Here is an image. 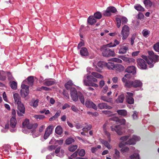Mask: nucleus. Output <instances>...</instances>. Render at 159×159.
<instances>
[{
  "instance_id": "41",
  "label": "nucleus",
  "mask_w": 159,
  "mask_h": 159,
  "mask_svg": "<svg viewBox=\"0 0 159 159\" xmlns=\"http://www.w3.org/2000/svg\"><path fill=\"white\" fill-rule=\"evenodd\" d=\"M107 8L109 10V11L111 14V13H115L117 11L116 9L114 7L110 6L108 7Z\"/></svg>"
},
{
  "instance_id": "51",
  "label": "nucleus",
  "mask_w": 159,
  "mask_h": 159,
  "mask_svg": "<svg viewBox=\"0 0 159 159\" xmlns=\"http://www.w3.org/2000/svg\"><path fill=\"white\" fill-rule=\"evenodd\" d=\"M153 48L157 52H159V42L153 45Z\"/></svg>"
},
{
  "instance_id": "50",
  "label": "nucleus",
  "mask_w": 159,
  "mask_h": 159,
  "mask_svg": "<svg viewBox=\"0 0 159 159\" xmlns=\"http://www.w3.org/2000/svg\"><path fill=\"white\" fill-rule=\"evenodd\" d=\"M131 159H139V155L138 153H134L130 157Z\"/></svg>"
},
{
  "instance_id": "58",
  "label": "nucleus",
  "mask_w": 159,
  "mask_h": 159,
  "mask_svg": "<svg viewBox=\"0 0 159 159\" xmlns=\"http://www.w3.org/2000/svg\"><path fill=\"white\" fill-rule=\"evenodd\" d=\"M116 21L117 23V26L118 28H119L121 25V21L120 20V18H116Z\"/></svg>"
},
{
  "instance_id": "40",
  "label": "nucleus",
  "mask_w": 159,
  "mask_h": 159,
  "mask_svg": "<svg viewBox=\"0 0 159 159\" xmlns=\"http://www.w3.org/2000/svg\"><path fill=\"white\" fill-rule=\"evenodd\" d=\"M39 101L38 99H36L34 102H31L30 103V105L33 107L35 108L38 106Z\"/></svg>"
},
{
  "instance_id": "9",
  "label": "nucleus",
  "mask_w": 159,
  "mask_h": 159,
  "mask_svg": "<svg viewBox=\"0 0 159 159\" xmlns=\"http://www.w3.org/2000/svg\"><path fill=\"white\" fill-rule=\"evenodd\" d=\"M105 62L104 61H99L97 64V66H94V69L97 71L100 72L102 70L103 66H105Z\"/></svg>"
},
{
  "instance_id": "38",
  "label": "nucleus",
  "mask_w": 159,
  "mask_h": 159,
  "mask_svg": "<svg viewBox=\"0 0 159 159\" xmlns=\"http://www.w3.org/2000/svg\"><path fill=\"white\" fill-rule=\"evenodd\" d=\"M143 3L147 8L151 7L152 5V2L150 0H145Z\"/></svg>"
},
{
  "instance_id": "37",
  "label": "nucleus",
  "mask_w": 159,
  "mask_h": 159,
  "mask_svg": "<svg viewBox=\"0 0 159 159\" xmlns=\"http://www.w3.org/2000/svg\"><path fill=\"white\" fill-rule=\"evenodd\" d=\"M125 86L128 88L133 87V81L128 80L125 83Z\"/></svg>"
},
{
  "instance_id": "54",
  "label": "nucleus",
  "mask_w": 159,
  "mask_h": 159,
  "mask_svg": "<svg viewBox=\"0 0 159 159\" xmlns=\"http://www.w3.org/2000/svg\"><path fill=\"white\" fill-rule=\"evenodd\" d=\"M144 17V15L143 14L142 12H139L138 15H137V17L136 18L140 20L142 19H143Z\"/></svg>"
},
{
  "instance_id": "7",
  "label": "nucleus",
  "mask_w": 159,
  "mask_h": 159,
  "mask_svg": "<svg viewBox=\"0 0 159 159\" xmlns=\"http://www.w3.org/2000/svg\"><path fill=\"white\" fill-rule=\"evenodd\" d=\"M70 92L72 99L74 102L77 101L78 100V95L76 89L74 88H71Z\"/></svg>"
},
{
  "instance_id": "6",
  "label": "nucleus",
  "mask_w": 159,
  "mask_h": 159,
  "mask_svg": "<svg viewBox=\"0 0 159 159\" xmlns=\"http://www.w3.org/2000/svg\"><path fill=\"white\" fill-rule=\"evenodd\" d=\"M17 105V113L18 116H21L25 113V108L24 105L21 102L16 104Z\"/></svg>"
},
{
  "instance_id": "27",
  "label": "nucleus",
  "mask_w": 159,
  "mask_h": 159,
  "mask_svg": "<svg viewBox=\"0 0 159 159\" xmlns=\"http://www.w3.org/2000/svg\"><path fill=\"white\" fill-rule=\"evenodd\" d=\"M87 22L89 24L92 25L95 23L96 21L93 16H90L88 19Z\"/></svg>"
},
{
  "instance_id": "45",
  "label": "nucleus",
  "mask_w": 159,
  "mask_h": 159,
  "mask_svg": "<svg viewBox=\"0 0 159 159\" xmlns=\"http://www.w3.org/2000/svg\"><path fill=\"white\" fill-rule=\"evenodd\" d=\"M91 74L93 76L98 78L102 79L103 77L102 75L97 72H93Z\"/></svg>"
},
{
  "instance_id": "14",
  "label": "nucleus",
  "mask_w": 159,
  "mask_h": 159,
  "mask_svg": "<svg viewBox=\"0 0 159 159\" xmlns=\"http://www.w3.org/2000/svg\"><path fill=\"white\" fill-rule=\"evenodd\" d=\"M55 83V80L53 79H45L43 82V84L47 86H50L54 84Z\"/></svg>"
},
{
  "instance_id": "63",
  "label": "nucleus",
  "mask_w": 159,
  "mask_h": 159,
  "mask_svg": "<svg viewBox=\"0 0 159 159\" xmlns=\"http://www.w3.org/2000/svg\"><path fill=\"white\" fill-rule=\"evenodd\" d=\"M129 136L128 135L125 136L123 137H121L120 139L122 141H123L124 142L125 141H126L127 140V139L129 138Z\"/></svg>"
},
{
  "instance_id": "61",
  "label": "nucleus",
  "mask_w": 159,
  "mask_h": 159,
  "mask_svg": "<svg viewBox=\"0 0 159 159\" xmlns=\"http://www.w3.org/2000/svg\"><path fill=\"white\" fill-rule=\"evenodd\" d=\"M57 147V146L55 145H52L50 146H49L48 147V149L50 151H52L53 150L56 149Z\"/></svg>"
},
{
  "instance_id": "59",
  "label": "nucleus",
  "mask_w": 159,
  "mask_h": 159,
  "mask_svg": "<svg viewBox=\"0 0 159 159\" xmlns=\"http://www.w3.org/2000/svg\"><path fill=\"white\" fill-rule=\"evenodd\" d=\"M63 94L65 98L66 99H68L69 98V94L66 91H64L63 93Z\"/></svg>"
},
{
  "instance_id": "24",
  "label": "nucleus",
  "mask_w": 159,
  "mask_h": 159,
  "mask_svg": "<svg viewBox=\"0 0 159 159\" xmlns=\"http://www.w3.org/2000/svg\"><path fill=\"white\" fill-rule=\"evenodd\" d=\"M125 98V95L123 94H121L119 95L116 100V103H122Z\"/></svg>"
},
{
  "instance_id": "62",
  "label": "nucleus",
  "mask_w": 159,
  "mask_h": 159,
  "mask_svg": "<svg viewBox=\"0 0 159 159\" xmlns=\"http://www.w3.org/2000/svg\"><path fill=\"white\" fill-rule=\"evenodd\" d=\"M81 40L82 41L80 42V43L78 44L77 46V48L79 49H80L81 47H82V46H84V43L83 40L82 39H81Z\"/></svg>"
},
{
  "instance_id": "46",
  "label": "nucleus",
  "mask_w": 159,
  "mask_h": 159,
  "mask_svg": "<svg viewBox=\"0 0 159 159\" xmlns=\"http://www.w3.org/2000/svg\"><path fill=\"white\" fill-rule=\"evenodd\" d=\"M94 17L97 19H100L102 17V14L99 12H97L94 14Z\"/></svg>"
},
{
  "instance_id": "25",
  "label": "nucleus",
  "mask_w": 159,
  "mask_h": 159,
  "mask_svg": "<svg viewBox=\"0 0 159 159\" xmlns=\"http://www.w3.org/2000/svg\"><path fill=\"white\" fill-rule=\"evenodd\" d=\"M17 124V121L14 117H12L10 120V126L11 127L14 128L15 127Z\"/></svg>"
},
{
  "instance_id": "26",
  "label": "nucleus",
  "mask_w": 159,
  "mask_h": 159,
  "mask_svg": "<svg viewBox=\"0 0 159 159\" xmlns=\"http://www.w3.org/2000/svg\"><path fill=\"white\" fill-rule=\"evenodd\" d=\"M117 112L118 115L124 117L126 116L127 114V111L125 109L117 110Z\"/></svg>"
},
{
  "instance_id": "64",
  "label": "nucleus",
  "mask_w": 159,
  "mask_h": 159,
  "mask_svg": "<svg viewBox=\"0 0 159 159\" xmlns=\"http://www.w3.org/2000/svg\"><path fill=\"white\" fill-rule=\"evenodd\" d=\"M126 144H128L127 143V142H124L123 141L119 143V146L120 148H122L123 147L125 146Z\"/></svg>"
},
{
  "instance_id": "1",
  "label": "nucleus",
  "mask_w": 159,
  "mask_h": 159,
  "mask_svg": "<svg viewBox=\"0 0 159 159\" xmlns=\"http://www.w3.org/2000/svg\"><path fill=\"white\" fill-rule=\"evenodd\" d=\"M148 53L149 55L148 57L142 55L141 57L147 62V63L150 65L149 67L151 68L154 66V64L156 62H157L159 60V56L154 55V52L152 51H148Z\"/></svg>"
},
{
  "instance_id": "12",
  "label": "nucleus",
  "mask_w": 159,
  "mask_h": 159,
  "mask_svg": "<svg viewBox=\"0 0 159 159\" xmlns=\"http://www.w3.org/2000/svg\"><path fill=\"white\" fill-rule=\"evenodd\" d=\"M127 95L126 96L127 102L129 104H133L134 102V99L132 97L133 93H131L127 92Z\"/></svg>"
},
{
  "instance_id": "2",
  "label": "nucleus",
  "mask_w": 159,
  "mask_h": 159,
  "mask_svg": "<svg viewBox=\"0 0 159 159\" xmlns=\"http://www.w3.org/2000/svg\"><path fill=\"white\" fill-rule=\"evenodd\" d=\"M107 44L104 45L100 49L102 54L103 56L106 57H114L115 56V53L113 50H111Z\"/></svg>"
},
{
  "instance_id": "29",
  "label": "nucleus",
  "mask_w": 159,
  "mask_h": 159,
  "mask_svg": "<svg viewBox=\"0 0 159 159\" xmlns=\"http://www.w3.org/2000/svg\"><path fill=\"white\" fill-rule=\"evenodd\" d=\"M105 66L108 68L109 69H114L115 66V64L113 62H109L108 63L105 62Z\"/></svg>"
},
{
  "instance_id": "30",
  "label": "nucleus",
  "mask_w": 159,
  "mask_h": 159,
  "mask_svg": "<svg viewBox=\"0 0 159 159\" xmlns=\"http://www.w3.org/2000/svg\"><path fill=\"white\" fill-rule=\"evenodd\" d=\"M78 98H79L81 102L83 105H84V97L83 95L80 92H78Z\"/></svg>"
},
{
  "instance_id": "57",
  "label": "nucleus",
  "mask_w": 159,
  "mask_h": 159,
  "mask_svg": "<svg viewBox=\"0 0 159 159\" xmlns=\"http://www.w3.org/2000/svg\"><path fill=\"white\" fill-rule=\"evenodd\" d=\"M122 24L126 23L128 21V19L125 17H123L120 18Z\"/></svg>"
},
{
  "instance_id": "19",
  "label": "nucleus",
  "mask_w": 159,
  "mask_h": 159,
  "mask_svg": "<svg viewBox=\"0 0 159 159\" xmlns=\"http://www.w3.org/2000/svg\"><path fill=\"white\" fill-rule=\"evenodd\" d=\"M125 71L127 73L134 74L136 72V68L133 66H129L125 70Z\"/></svg>"
},
{
  "instance_id": "52",
  "label": "nucleus",
  "mask_w": 159,
  "mask_h": 159,
  "mask_svg": "<svg viewBox=\"0 0 159 159\" xmlns=\"http://www.w3.org/2000/svg\"><path fill=\"white\" fill-rule=\"evenodd\" d=\"M4 73V71H2V72L0 75V80L2 81H4L6 79V76L3 75Z\"/></svg>"
},
{
  "instance_id": "10",
  "label": "nucleus",
  "mask_w": 159,
  "mask_h": 159,
  "mask_svg": "<svg viewBox=\"0 0 159 159\" xmlns=\"http://www.w3.org/2000/svg\"><path fill=\"white\" fill-rule=\"evenodd\" d=\"M111 128L112 131H115L118 135H120L123 134L121 126L120 125H116L114 127L111 126Z\"/></svg>"
},
{
  "instance_id": "34",
  "label": "nucleus",
  "mask_w": 159,
  "mask_h": 159,
  "mask_svg": "<svg viewBox=\"0 0 159 159\" xmlns=\"http://www.w3.org/2000/svg\"><path fill=\"white\" fill-rule=\"evenodd\" d=\"M134 8L139 11H143L145 10L144 8L140 4H136L134 6Z\"/></svg>"
},
{
  "instance_id": "49",
  "label": "nucleus",
  "mask_w": 159,
  "mask_h": 159,
  "mask_svg": "<svg viewBox=\"0 0 159 159\" xmlns=\"http://www.w3.org/2000/svg\"><path fill=\"white\" fill-rule=\"evenodd\" d=\"M115 153L114 154V157L116 158H118L120 157V152L116 149L114 150Z\"/></svg>"
},
{
  "instance_id": "36",
  "label": "nucleus",
  "mask_w": 159,
  "mask_h": 159,
  "mask_svg": "<svg viewBox=\"0 0 159 159\" xmlns=\"http://www.w3.org/2000/svg\"><path fill=\"white\" fill-rule=\"evenodd\" d=\"M10 87L12 89L16 90L17 88V83L14 81H11L10 82Z\"/></svg>"
},
{
  "instance_id": "16",
  "label": "nucleus",
  "mask_w": 159,
  "mask_h": 159,
  "mask_svg": "<svg viewBox=\"0 0 159 159\" xmlns=\"http://www.w3.org/2000/svg\"><path fill=\"white\" fill-rule=\"evenodd\" d=\"M140 139V138L137 136H134L133 138L130 139L127 141V143L129 145H134L136 141H139Z\"/></svg>"
},
{
  "instance_id": "47",
  "label": "nucleus",
  "mask_w": 159,
  "mask_h": 159,
  "mask_svg": "<svg viewBox=\"0 0 159 159\" xmlns=\"http://www.w3.org/2000/svg\"><path fill=\"white\" fill-rule=\"evenodd\" d=\"M136 34H133L130 38V43L131 45H133L134 43V40L135 39Z\"/></svg>"
},
{
  "instance_id": "31",
  "label": "nucleus",
  "mask_w": 159,
  "mask_h": 159,
  "mask_svg": "<svg viewBox=\"0 0 159 159\" xmlns=\"http://www.w3.org/2000/svg\"><path fill=\"white\" fill-rule=\"evenodd\" d=\"M55 132L58 135H60L62 133V129L60 125L57 126L55 129Z\"/></svg>"
},
{
  "instance_id": "48",
  "label": "nucleus",
  "mask_w": 159,
  "mask_h": 159,
  "mask_svg": "<svg viewBox=\"0 0 159 159\" xmlns=\"http://www.w3.org/2000/svg\"><path fill=\"white\" fill-rule=\"evenodd\" d=\"M102 14L104 16L107 17L111 15V14L110 13L107 8L106 11H103Z\"/></svg>"
},
{
  "instance_id": "32",
  "label": "nucleus",
  "mask_w": 159,
  "mask_h": 159,
  "mask_svg": "<svg viewBox=\"0 0 159 159\" xmlns=\"http://www.w3.org/2000/svg\"><path fill=\"white\" fill-rule=\"evenodd\" d=\"M27 80L29 85L30 86H32L33 85L34 81V77L33 76H29L27 78Z\"/></svg>"
},
{
  "instance_id": "11",
  "label": "nucleus",
  "mask_w": 159,
  "mask_h": 159,
  "mask_svg": "<svg viewBox=\"0 0 159 159\" xmlns=\"http://www.w3.org/2000/svg\"><path fill=\"white\" fill-rule=\"evenodd\" d=\"M110 120L113 121L117 122V124L119 123L121 125H125L126 120L124 119H120L117 117H113L110 118Z\"/></svg>"
},
{
  "instance_id": "42",
  "label": "nucleus",
  "mask_w": 159,
  "mask_h": 159,
  "mask_svg": "<svg viewBox=\"0 0 159 159\" xmlns=\"http://www.w3.org/2000/svg\"><path fill=\"white\" fill-rule=\"evenodd\" d=\"M78 146L76 145H71L68 147V150L72 152L75 151L77 148Z\"/></svg>"
},
{
  "instance_id": "13",
  "label": "nucleus",
  "mask_w": 159,
  "mask_h": 159,
  "mask_svg": "<svg viewBox=\"0 0 159 159\" xmlns=\"http://www.w3.org/2000/svg\"><path fill=\"white\" fill-rule=\"evenodd\" d=\"M53 127L51 125H49L46 129L44 135V139H48L51 134Z\"/></svg>"
},
{
  "instance_id": "5",
  "label": "nucleus",
  "mask_w": 159,
  "mask_h": 159,
  "mask_svg": "<svg viewBox=\"0 0 159 159\" xmlns=\"http://www.w3.org/2000/svg\"><path fill=\"white\" fill-rule=\"evenodd\" d=\"M145 59L142 58H138L137 59V66L138 67L142 70H145L147 68V62Z\"/></svg>"
},
{
  "instance_id": "35",
  "label": "nucleus",
  "mask_w": 159,
  "mask_h": 159,
  "mask_svg": "<svg viewBox=\"0 0 159 159\" xmlns=\"http://www.w3.org/2000/svg\"><path fill=\"white\" fill-rule=\"evenodd\" d=\"M102 143L103 144L104 146L107 147L108 149H110L111 148V146L109 144V142L108 141V142L104 140H102L101 141Z\"/></svg>"
},
{
  "instance_id": "44",
  "label": "nucleus",
  "mask_w": 159,
  "mask_h": 159,
  "mask_svg": "<svg viewBox=\"0 0 159 159\" xmlns=\"http://www.w3.org/2000/svg\"><path fill=\"white\" fill-rule=\"evenodd\" d=\"M75 142V140L72 138H69L66 139L65 143L67 145H69Z\"/></svg>"
},
{
  "instance_id": "39",
  "label": "nucleus",
  "mask_w": 159,
  "mask_h": 159,
  "mask_svg": "<svg viewBox=\"0 0 159 159\" xmlns=\"http://www.w3.org/2000/svg\"><path fill=\"white\" fill-rule=\"evenodd\" d=\"M87 79L89 80L90 82H96L97 81V80L93 76L89 75L87 77Z\"/></svg>"
},
{
  "instance_id": "53",
  "label": "nucleus",
  "mask_w": 159,
  "mask_h": 159,
  "mask_svg": "<svg viewBox=\"0 0 159 159\" xmlns=\"http://www.w3.org/2000/svg\"><path fill=\"white\" fill-rule=\"evenodd\" d=\"M85 153V150L84 149H81L78 153V155L80 157H84Z\"/></svg>"
},
{
  "instance_id": "56",
  "label": "nucleus",
  "mask_w": 159,
  "mask_h": 159,
  "mask_svg": "<svg viewBox=\"0 0 159 159\" xmlns=\"http://www.w3.org/2000/svg\"><path fill=\"white\" fill-rule=\"evenodd\" d=\"M42 90L45 91H49L51 90V89L47 87L42 86L41 87L39 88V89H38V90L40 91H41Z\"/></svg>"
},
{
  "instance_id": "28",
  "label": "nucleus",
  "mask_w": 159,
  "mask_h": 159,
  "mask_svg": "<svg viewBox=\"0 0 159 159\" xmlns=\"http://www.w3.org/2000/svg\"><path fill=\"white\" fill-rule=\"evenodd\" d=\"M100 99L105 102L111 103H113V101L111 98H109L105 96H102L101 97Z\"/></svg>"
},
{
  "instance_id": "8",
  "label": "nucleus",
  "mask_w": 159,
  "mask_h": 159,
  "mask_svg": "<svg viewBox=\"0 0 159 159\" xmlns=\"http://www.w3.org/2000/svg\"><path fill=\"white\" fill-rule=\"evenodd\" d=\"M86 107L89 108H93V109L97 110V108L96 105L92 101L89 100H86L84 102Z\"/></svg>"
},
{
  "instance_id": "22",
  "label": "nucleus",
  "mask_w": 159,
  "mask_h": 159,
  "mask_svg": "<svg viewBox=\"0 0 159 159\" xmlns=\"http://www.w3.org/2000/svg\"><path fill=\"white\" fill-rule=\"evenodd\" d=\"M80 53L82 56H88L89 55L87 49L85 47H83L81 48L80 50Z\"/></svg>"
},
{
  "instance_id": "3",
  "label": "nucleus",
  "mask_w": 159,
  "mask_h": 159,
  "mask_svg": "<svg viewBox=\"0 0 159 159\" xmlns=\"http://www.w3.org/2000/svg\"><path fill=\"white\" fill-rule=\"evenodd\" d=\"M130 29L129 27L127 25H124L122 27L121 32L123 40L125 39L128 37L129 34Z\"/></svg>"
},
{
  "instance_id": "21",
  "label": "nucleus",
  "mask_w": 159,
  "mask_h": 159,
  "mask_svg": "<svg viewBox=\"0 0 159 159\" xmlns=\"http://www.w3.org/2000/svg\"><path fill=\"white\" fill-rule=\"evenodd\" d=\"M133 87L136 88L141 87L142 86L143 84L139 80H135L133 81Z\"/></svg>"
},
{
  "instance_id": "20",
  "label": "nucleus",
  "mask_w": 159,
  "mask_h": 159,
  "mask_svg": "<svg viewBox=\"0 0 159 159\" xmlns=\"http://www.w3.org/2000/svg\"><path fill=\"white\" fill-rule=\"evenodd\" d=\"M129 46L128 45H123L120 47L118 53L120 54H124L126 53L128 50Z\"/></svg>"
},
{
  "instance_id": "15",
  "label": "nucleus",
  "mask_w": 159,
  "mask_h": 159,
  "mask_svg": "<svg viewBox=\"0 0 159 159\" xmlns=\"http://www.w3.org/2000/svg\"><path fill=\"white\" fill-rule=\"evenodd\" d=\"M23 128H27L29 129H31L33 127V125L30 124L29 119H26L22 123Z\"/></svg>"
},
{
  "instance_id": "43",
  "label": "nucleus",
  "mask_w": 159,
  "mask_h": 159,
  "mask_svg": "<svg viewBox=\"0 0 159 159\" xmlns=\"http://www.w3.org/2000/svg\"><path fill=\"white\" fill-rule=\"evenodd\" d=\"M142 33L143 36L145 38H147L148 37V35L150 34V32L147 30L144 29L143 30Z\"/></svg>"
},
{
  "instance_id": "18",
  "label": "nucleus",
  "mask_w": 159,
  "mask_h": 159,
  "mask_svg": "<svg viewBox=\"0 0 159 159\" xmlns=\"http://www.w3.org/2000/svg\"><path fill=\"white\" fill-rule=\"evenodd\" d=\"M98 108L100 109H111L112 108L111 107L108 105L107 103H102L98 104Z\"/></svg>"
},
{
  "instance_id": "33",
  "label": "nucleus",
  "mask_w": 159,
  "mask_h": 159,
  "mask_svg": "<svg viewBox=\"0 0 159 159\" xmlns=\"http://www.w3.org/2000/svg\"><path fill=\"white\" fill-rule=\"evenodd\" d=\"M120 43V42L116 39L114 40L113 43H111L109 44H107V46L110 47H115L117 45H118Z\"/></svg>"
},
{
  "instance_id": "60",
  "label": "nucleus",
  "mask_w": 159,
  "mask_h": 159,
  "mask_svg": "<svg viewBox=\"0 0 159 159\" xmlns=\"http://www.w3.org/2000/svg\"><path fill=\"white\" fill-rule=\"evenodd\" d=\"M105 135H106L107 137L108 141L109 142L111 141L110 134V133L107 131V130L104 131Z\"/></svg>"
},
{
  "instance_id": "23",
  "label": "nucleus",
  "mask_w": 159,
  "mask_h": 159,
  "mask_svg": "<svg viewBox=\"0 0 159 159\" xmlns=\"http://www.w3.org/2000/svg\"><path fill=\"white\" fill-rule=\"evenodd\" d=\"M114 69L116 71L120 72L123 71L125 68L121 65L116 64L115 65Z\"/></svg>"
},
{
  "instance_id": "4",
  "label": "nucleus",
  "mask_w": 159,
  "mask_h": 159,
  "mask_svg": "<svg viewBox=\"0 0 159 159\" xmlns=\"http://www.w3.org/2000/svg\"><path fill=\"white\" fill-rule=\"evenodd\" d=\"M21 89L20 91V94L22 98H25L29 93V86L22 84L21 85Z\"/></svg>"
},
{
  "instance_id": "17",
  "label": "nucleus",
  "mask_w": 159,
  "mask_h": 159,
  "mask_svg": "<svg viewBox=\"0 0 159 159\" xmlns=\"http://www.w3.org/2000/svg\"><path fill=\"white\" fill-rule=\"evenodd\" d=\"M14 102L15 104H17L21 102V97L18 93H14L13 94Z\"/></svg>"
},
{
  "instance_id": "55",
  "label": "nucleus",
  "mask_w": 159,
  "mask_h": 159,
  "mask_svg": "<svg viewBox=\"0 0 159 159\" xmlns=\"http://www.w3.org/2000/svg\"><path fill=\"white\" fill-rule=\"evenodd\" d=\"M34 118L37 119L42 120L45 118V116L43 115H35L34 116Z\"/></svg>"
}]
</instances>
